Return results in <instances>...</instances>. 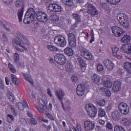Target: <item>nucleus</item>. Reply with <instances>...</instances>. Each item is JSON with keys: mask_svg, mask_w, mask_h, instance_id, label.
Here are the masks:
<instances>
[{"mask_svg": "<svg viewBox=\"0 0 131 131\" xmlns=\"http://www.w3.org/2000/svg\"><path fill=\"white\" fill-rule=\"evenodd\" d=\"M30 42L26 37L22 35L20 33H17V40H15L13 42V47L15 48L16 51L23 53L25 51H27V47H29ZM18 47L22 48L24 49L19 48Z\"/></svg>", "mask_w": 131, "mask_h": 131, "instance_id": "f257e3e1", "label": "nucleus"}, {"mask_svg": "<svg viewBox=\"0 0 131 131\" xmlns=\"http://www.w3.org/2000/svg\"><path fill=\"white\" fill-rule=\"evenodd\" d=\"M117 19L119 21L120 24L122 25L124 28L128 29L130 25L129 24V20H128V17L126 14L122 13H119L117 15Z\"/></svg>", "mask_w": 131, "mask_h": 131, "instance_id": "f03ea898", "label": "nucleus"}, {"mask_svg": "<svg viewBox=\"0 0 131 131\" xmlns=\"http://www.w3.org/2000/svg\"><path fill=\"white\" fill-rule=\"evenodd\" d=\"M38 104L39 106L36 105V108L39 113L43 114L44 112H49L48 106H47V104H48L47 99L44 98H42V99L39 98L38 100Z\"/></svg>", "mask_w": 131, "mask_h": 131, "instance_id": "7ed1b4c3", "label": "nucleus"}, {"mask_svg": "<svg viewBox=\"0 0 131 131\" xmlns=\"http://www.w3.org/2000/svg\"><path fill=\"white\" fill-rule=\"evenodd\" d=\"M34 18H35V11H34V9L30 8L26 13L24 19V23L25 24H30L34 21Z\"/></svg>", "mask_w": 131, "mask_h": 131, "instance_id": "20e7f679", "label": "nucleus"}, {"mask_svg": "<svg viewBox=\"0 0 131 131\" xmlns=\"http://www.w3.org/2000/svg\"><path fill=\"white\" fill-rule=\"evenodd\" d=\"M85 110L87 115L90 117H96L98 111L96 106L93 104H87L85 105Z\"/></svg>", "mask_w": 131, "mask_h": 131, "instance_id": "39448f33", "label": "nucleus"}, {"mask_svg": "<svg viewBox=\"0 0 131 131\" xmlns=\"http://www.w3.org/2000/svg\"><path fill=\"white\" fill-rule=\"evenodd\" d=\"M15 6L16 8H21L18 10L17 16L19 21H22L24 11V1L23 0H16L15 2Z\"/></svg>", "mask_w": 131, "mask_h": 131, "instance_id": "423d86ee", "label": "nucleus"}, {"mask_svg": "<svg viewBox=\"0 0 131 131\" xmlns=\"http://www.w3.org/2000/svg\"><path fill=\"white\" fill-rule=\"evenodd\" d=\"M85 10L89 15L91 16H97L99 15V11L95 6L91 3H87L85 5Z\"/></svg>", "mask_w": 131, "mask_h": 131, "instance_id": "0eeeda50", "label": "nucleus"}, {"mask_svg": "<svg viewBox=\"0 0 131 131\" xmlns=\"http://www.w3.org/2000/svg\"><path fill=\"white\" fill-rule=\"evenodd\" d=\"M89 77L92 81H93L94 83H95V84H97V85L103 84V78L97 74L91 73L89 75Z\"/></svg>", "mask_w": 131, "mask_h": 131, "instance_id": "6e6552de", "label": "nucleus"}, {"mask_svg": "<svg viewBox=\"0 0 131 131\" xmlns=\"http://www.w3.org/2000/svg\"><path fill=\"white\" fill-rule=\"evenodd\" d=\"M118 110L121 114L126 115L129 113V106L124 102H121L118 105Z\"/></svg>", "mask_w": 131, "mask_h": 131, "instance_id": "1a4fd4ad", "label": "nucleus"}, {"mask_svg": "<svg viewBox=\"0 0 131 131\" xmlns=\"http://www.w3.org/2000/svg\"><path fill=\"white\" fill-rule=\"evenodd\" d=\"M35 14L37 21L41 22L42 23H45V22L48 21V14L46 13L42 12H38L35 13Z\"/></svg>", "mask_w": 131, "mask_h": 131, "instance_id": "9d476101", "label": "nucleus"}, {"mask_svg": "<svg viewBox=\"0 0 131 131\" xmlns=\"http://www.w3.org/2000/svg\"><path fill=\"white\" fill-rule=\"evenodd\" d=\"M54 42L59 47H65L67 45L66 39L62 36H57L54 38Z\"/></svg>", "mask_w": 131, "mask_h": 131, "instance_id": "9b49d317", "label": "nucleus"}, {"mask_svg": "<svg viewBox=\"0 0 131 131\" xmlns=\"http://www.w3.org/2000/svg\"><path fill=\"white\" fill-rule=\"evenodd\" d=\"M54 60L59 65H64L66 63V57L62 54H56L54 56Z\"/></svg>", "mask_w": 131, "mask_h": 131, "instance_id": "f8f14e48", "label": "nucleus"}, {"mask_svg": "<svg viewBox=\"0 0 131 131\" xmlns=\"http://www.w3.org/2000/svg\"><path fill=\"white\" fill-rule=\"evenodd\" d=\"M112 30L113 34L116 37H120L125 33L124 31L121 28L117 26H113L112 28Z\"/></svg>", "mask_w": 131, "mask_h": 131, "instance_id": "ddd939ff", "label": "nucleus"}, {"mask_svg": "<svg viewBox=\"0 0 131 131\" xmlns=\"http://www.w3.org/2000/svg\"><path fill=\"white\" fill-rule=\"evenodd\" d=\"M50 12H59L62 11V7L57 4H51L48 7Z\"/></svg>", "mask_w": 131, "mask_h": 131, "instance_id": "4468645a", "label": "nucleus"}, {"mask_svg": "<svg viewBox=\"0 0 131 131\" xmlns=\"http://www.w3.org/2000/svg\"><path fill=\"white\" fill-rule=\"evenodd\" d=\"M103 64L106 67V69L109 71H112V70L114 69V67H115V64H114V63L109 59L104 60L103 61Z\"/></svg>", "mask_w": 131, "mask_h": 131, "instance_id": "2eb2a0df", "label": "nucleus"}, {"mask_svg": "<svg viewBox=\"0 0 131 131\" xmlns=\"http://www.w3.org/2000/svg\"><path fill=\"white\" fill-rule=\"evenodd\" d=\"M84 92H85V85L82 84H79L77 86L76 89L77 95L79 97H81L84 94Z\"/></svg>", "mask_w": 131, "mask_h": 131, "instance_id": "dca6fc26", "label": "nucleus"}, {"mask_svg": "<svg viewBox=\"0 0 131 131\" xmlns=\"http://www.w3.org/2000/svg\"><path fill=\"white\" fill-rule=\"evenodd\" d=\"M85 130H93L95 128V123L93 121H85L84 123Z\"/></svg>", "mask_w": 131, "mask_h": 131, "instance_id": "f3484780", "label": "nucleus"}, {"mask_svg": "<svg viewBox=\"0 0 131 131\" xmlns=\"http://www.w3.org/2000/svg\"><path fill=\"white\" fill-rule=\"evenodd\" d=\"M80 55L86 60H92L93 59V55L86 50H82L80 52Z\"/></svg>", "mask_w": 131, "mask_h": 131, "instance_id": "a211bd4d", "label": "nucleus"}, {"mask_svg": "<svg viewBox=\"0 0 131 131\" xmlns=\"http://www.w3.org/2000/svg\"><path fill=\"white\" fill-rule=\"evenodd\" d=\"M121 50L126 54H131V43L123 44L121 47Z\"/></svg>", "mask_w": 131, "mask_h": 131, "instance_id": "6ab92c4d", "label": "nucleus"}, {"mask_svg": "<svg viewBox=\"0 0 131 131\" xmlns=\"http://www.w3.org/2000/svg\"><path fill=\"white\" fill-rule=\"evenodd\" d=\"M121 89V82L120 81H116L113 87L114 92H118Z\"/></svg>", "mask_w": 131, "mask_h": 131, "instance_id": "aec40b11", "label": "nucleus"}, {"mask_svg": "<svg viewBox=\"0 0 131 131\" xmlns=\"http://www.w3.org/2000/svg\"><path fill=\"white\" fill-rule=\"evenodd\" d=\"M55 95L58 100H62L65 95V93L62 89H59L56 92Z\"/></svg>", "mask_w": 131, "mask_h": 131, "instance_id": "412c9836", "label": "nucleus"}, {"mask_svg": "<svg viewBox=\"0 0 131 131\" xmlns=\"http://www.w3.org/2000/svg\"><path fill=\"white\" fill-rule=\"evenodd\" d=\"M112 117L114 120H120V114L118 111H115L112 113Z\"/></svg>", "mask_w": 131, "mask_h": 131, "instance_id": "4be33fe9", "label": "nucleus"}, {"mask_svg": "<svg viewBox=\"0 0 131 131\" xmlns=\"http://www.w3.org/2000/svg\"><path fill=\"white\" fill-rule=\"evenodd\" d=\"M17 107L19 110H23L25 107H27V108H28V104H27V102H26V101L24 100L23 103L21 102L18 103Z\"/></svg>", "mask_w": 131, "mask_h": 131, "instance_id": "5701e85b", "label": "nucleus"}, {"mask_svg": "<svg viewBox=\"0 0 131 131\" xmlns=\"http://www.w3.org/2000/svg\"><path fill=\"white\" fill-rule=\"evenodd\" d=\"M23 76L27 81H29L31 84H33V81L32 80V79L31 78V76H30V75H29V72H27L26 74H23Z\"/></svg>", "mask_w": 131, "mask_h": 131, "instance_id": "b1692460", "label": "nucleus"}, {"mask_svg": "<svg viewBox=\"0 0 131 131\" xmlns=\"http://www.w3.org/2000/svg\"><path fill=\"white\" fill-rule=\"evenodd\" d=\"M66 71L67 72H70V71H72L74 68H73V64L71 62H68L64 68Z\"/></svg>", "mask_w": 131, "mask_h": 131, "instance_id": "393cba45", "label": "nucleus"}, {"mask_svg": "<svg viewBox=\"0 0 131 131\" xmlns=\"http://www.w3.org/2000/svg\"><path fill=\"white\" fill-rule=\"evenodd\" d=\"M121 42L122 43H128L130 41V36L128 35H125L120 40Z\"/></svg>", "mask_w": 131, "mask_h": 131, "instance_id": "a878e982", "label": "nucleus"}, {"mask_svg": "<svg viewBox=\"0 0 131 131\" xmlns=\"http://www.w3.org/2000/svg\"><path fill=\"white\" fill-rule=\"evenodd\" d=\"M122 123L125 126H130L131 125V118L129 119L123 118L122 119Z\"/></svg>", "mask_w": 131, "mask_h": 131, "instance_id": "bb28decb", "label": "nucleus"}, {"mask_svg": "<svg viewBox=\"0 0 131 131\" xmlns=\"http://www.w3.org/2000/svg\"><path fill=\"white\" fill-rule=\"evenodd\" d=\"M124 68L126 70V71L128 72L129 74H131V63L130 62H125L124 63Z\"/></svg>", "mask_w": 131, "mask_h": 131, "instance_id": "cd10ccee", "label": "nucleus"}, {"mask_svg": "<svg viewBox=\"0 0 131 131\" xmlns=\"http://www.w3.org/2000/svg\"><path fill=\"white\" fill-rule=\"evenodd\" d=\"M78 62L79 64V66H80L81 70H83L82 71H84V70H83V68L85 67V62H83V59H82V58H78Z\"/></svg>", "mask_w": 131, "mask_h": 131, "instance_id": "c85d7f7f", "label": "nucleus"}, {"mask_svg": "<svg viewBox=\"0 0 131 131\" xmlns=\"http://www.w3.org/2000/svg\"><path fill=\"white\" fill-rule=\"evenodd\" d=\"M100 91L102 93H104L106 97H110V96H111V92L108 89H106L103 87H100Z\"/></svg>", "mask_w": 131, "mask_h": 131, "instance_id": "c756f323", "label": "nucleus"}, {"mask_svg": "<svg viewBox=\"0 0 131 131\" xmlns=\"http://www.w3.org/2000/svg\"><path fill=\"white\" fill-rule=\"evenodd\" d=\"M96 104L98 105V106H104L105 104H106V101L104 99H102L101 98H97L96 100Z\"/></svg>", "mask_w": 131, "mask_h": 131, "instance_id": "7c9ffc66", "label": "nucleus"}, {"mask_svg": "<svg viewBox=\"0 0 131 131\" xmlns=\"http://www.w3.org/2000/svg\"><path fill=\"white\" fill-rule=\"evenodd\" d=\"M64 53L67 56H73V50L70 47H67L64 49Z\"/></svg>", "mask_w": 131, "mask_h": 131, "instance_id": "2f4dec72", "label": "nucleus"}, {"mask_svg": "<svg viewBox=\"0 0 131 131\" xmlns=\"http://www.w3.org/2000/svg\"><path fill=\"white\" fill-rule=\"evenodd\" d=\"M11 77L13 83L15 84V85H19V81L18 80L17 77H16V76L14 74H11Z\"/></svg>", "mask_w": 131, "mask_h": 131, "instance_id": "473e14b6", "label": "nucleus"}, {"mask_svg": "<svg viewBox=\"0 0 131 131\" xmlns=\"http://www.w3.org/2000/svg\"><path fill=\"white\" fill-rule=\"evenodd\" d=\"M61 2L63 5H66V6H69V7L73 6V1L71 0H61Z\"/></svg>", "mask_w": 131, "mask_h": 131, "instance_id": "72a5a7b5", "label": "nucleus"}, {"mask_svg": "<svg viewBox=\"0 0 131 131\" xmlns=\"http://www.w3.org/2000/svg\"><path fill=\"white\" fill-rule=\"evenodd\" d=\"M28 95L29 96V97L32 101H35V95H34V93L32 92L31 91H27Z\"/></svg>", "mask_w": 131, "mask_h": 131, "instance_id": "f704fd0d", "label": "nucleus"}, {"mask_svg": "<svg viewBox=\"0 0 131 131\" xmlns=\"http://www.w3.org/2000/svg\"><path fill=\"white\" fill-rule=\"evenodd\" d=\"M105 116L106 112L105 111V110L100 108L98 111V116H99V117H105Z\"/></svg>", "mask_w": 131, "mask_h": 131, "instance_id": "c9c22d12", "label": "nucleus"}, {"mask_svg": "<svg viewBox=\"0 0 131 131\" xmlns=\"http://www.w3.org/2000/svg\"><path fill=\"white\" fill-rule=\"evenodd\" d=\"M51 20L52 22H54V23H57L58 21H59V16L57 15H52L51 16Z\"/></svg>", "mask_w": 131, "mask_h": 131, "instance_id": "e433bc0d", "label": "nucleus"}, {"mask_svg": "<svg viewBox=\"0 0 131 131\" xmlns=\"http://www.w3.org/2000/svg\"><path fill=\"white\" fill-rule=\"evenodd\" d=\"M112 50L113 55H114V56H117V53H118V51H119V48L117 46H114L112 47Z\"/></svg>", "mask_w": 131, "mask_h": 131, "instance_id": "4c0bfd02", "label": "nucleus"}, {"mask_svg": "<svg viewBox=\"0 0 131 131\" xmlns=\"http://www.w3.org/2000/svg\"><path fill=\"white\" fill-rule=\"evenodd\" d=\"M47 48L49 51H52V52H57V51H58V48L51 45H47Z\"/></svg>", "mask_w": 131, "mask_h": 131, "instance_id": "58836bf2", "label": "nucleus"}, {"mask_svg": "<svg viewBox=\"0 0 131 131\" xmlns=\"http://www.w3.org/2000/svg\"><path fill=\"white\" fill-rule=\"evenodd\" d=\"M97 70L98 72H101L104 70V67L101 63H98L97 64Z\"/></svg>", "mask_w": 131, "mask_h": 131, "instance_id": "ea45409f", "label": "nucleus"}, {"mask_svg": "<svg viewBox=\"0 0 131 131\" xmlns=\"http://www.w3.org/2000/svg\"><path fill=\"white\" fill-rule=\"evenodd\" d=\"M102 84H103V85L104 86H105V88H107L108 89L111 88V86H112V82L110 81H107L106 82H104L103 81Z\"/></svg>", "mask_w": 131, "mask_h": 131, "instance_id": "a19ab883", "label": "nucleus"}, {"mask_svg": "<svg viewBox=\"0 0 131 131\" xmlns=\"http://www.w3.org/2000/svg\"><path fill=\"white\" fill-rule=\"evenodd\" d=\"M114 131H125V129L120 126L116 125L114 127Z\"/></svg>", "mask_w": 131, "mask_h": 131, "instance_id": "79ce46f5", "label": "nucleus"}, {"mask_svg": "<svg viewBox=\"0 0 131 131\" xmlns=\"http://www.w3.org/2000/svg\"><path fill=\"white\" fill-rule=\"evenodd\" d=\"M107 2L111 3L112 5H117L119 4L121 0H106Z\"/></svg>", "mask_w": 131, "mask_h": 131, "instance_id": "37998d69", "label": "nucleus"}, {"mask_svg": "<svg viewBox=\"0 0 131 131\" xmlns=\"http://www.w3.org/2000/svg\"><path fill=\"white\" fill-rule=\"evenodd\" d=\"M8 67L9 68V70H10L11 72L12 73H16V69L14 67V66H13L12 64L9 63L8 64Z\"/></svg>", "mask_w": 131, "mask_h": 131, "instance_id": "c03bdc74", "label": "nucleus"}, {"mask_svg": "<svg viewBox=\"0 0 131 131\" xmlns=\"http://www.w3.org/2000/svg\"><path fill=\"white\" fill-rule=\"evenodd\" d=\"M69 45L71 48H75L76 47V40H72L69 41Z\"/></svg>", "mask_w": 131, "mask_h": 131, "instance_id": "a18cd8bd", "label": "nucleus"}, {"mask_svg": "<svg viewBox=\"0 0 131 131\" xmlns=\"http://www.w3.org/2000/svg\"><path fill=\"white\" fill-rule=\"evenodd\" d=\"M69 37V41L71 40H75L76 39L75 38V36L73 33H69L68 34Z\"/></svg>", "mask_w": 131, "mask_h": 131, "instance_id": "49530a36", "label": "nucleus"}, {"mask_svg": "<svg viewBox=\"0 0 131 131\" xmlns=\"http://www.w3.org/2000/svg\"><path fill=\"white\" fill-rule=\"evenodd\" d=\"M106 127L107 129H113V125L110 122H106Z\"/></svg>", "mask_w": 131, "mask_h": 131, "instance_id": "de8ad7c7", "label": "nucleus"}, {"mask_svg": "<svg viewBox=\"0 0 131 131\" xmlns=\"http://www.w3.org/2000/svg\"><path fill=\"white\" fill-rule=\"evenodd\" d=\"M73 17L74 18V19L76 20L77 22L80 21V17H79L78 15L76 14H73Z\"/></svg>", "mask_w": 131, "mask_h": 131, "instance_id": "09e8293b", "label": "nucleus"}, {"mask_svg": "<svg viewBox=\"0 0 131 131\" xmlns=\"http://www.w3.org/2000/svg\"><path fill=\"white\" fill-rule=\"evenodd\" d=\"M101 8L105 11H108V10H109V7L107 6V4L106 3L101 4Z\"/></svg>", "mask_w": 131, "mask_h": 131, "instance_id": "8fccbe9b", "label": "nucleus"}, {"mask_svg": "<svg viewBox=\"0 0 131 131\" xmlns=\"http://www.w3.org/2000/svg\"><path fill=\"white\" fill-rule=\"evenodd\" d=\"M8 97L11 102H14V100H15V96H14V94H13L12 93H10L8 95Z\"/></svg>", "mask_w": 131, "mask_h": 131, "instance_id": "3c124183", "label": "nucleus"}, {"mask_svg": "<svg viewBox=\"0 0 131 131\" xmlns=\"http://www.w3.org/2000/svg\"><path fill=\"white\" fill-rule=\"evenodd\" d=\"M72 81L74 83H76L77 82V81L78 80V78L77 77V76L73 75L71 78Z\"/></svg>", "mask_w": 131, "mask_h": 131, "instance_id": "603ef678", "label": "nucleus"}, {"mask_svg": "<svg viewBox=\"0 0 131 131\" xmlns=\"http://www.w3.org/2000/svg\"><path fill=\"white\" fill-rule=\"evenodd\" d=\"M46 115L47 116L48 118H49L50 120H55V118L52 116L50 113H45Z\"/></svg>", "mask_w": 131, "mask_h": 131, "instance_id": "864d4df0", "label": "nucleus"}, {"mask_svg": "<svg viewBox=\"0 0 131 131\" xmlns=\"http://www.w3.org/2000/svg\"><path fill=\"white\" fill-rule=\"evenodd\" d=\"M19 58H20V56L19 55V54L17 53H15L14 56V59L15 62H18V61H19Z\"/></svg>", "mask_w": 131, "mask_h": 131, "instance_id": "5fc2aeb1", "label": "nucleus"}, {"mask_svg": "<svg viewBox=\"0 0 131 131\" xmlns=\"http://www.w3.org/2000/svg\"><path fill=\"white\" fill-rule=\"evenodd\" d=\"M47 95L50 98H53V92H52V91H51V89H47Z\"/></svg>", "mask_w": 131, "mask_h": 131, "instance_id": "6e6d98bb", "label": "nucleus"}, {"mask_svg": "<svg viewBox=\"0 0 131 131\" xmlns=\"http://www.w3.org/2000/svg\"><path fill=\"white\" fill-rule=\"evenodd\" d=\"M3 2L6 5H11L14 2V0H3Z\"/></svg>", "mask_w": 131, "mask_h": 131, "instance_id": "4d7b16f0", "label": "nucleus"}, {"mask_svg": "<svg viewBox=\"0 0 131 131\" xmlns=\"http://www.w3.org/2000/svg\"><path fill=\"white\" fill-rule=\"evenodd\" d=\"M0 88L2 90H4L5 89V84H4V82H3V80L0 78Z\"/></svg>", "mask_w": 131, "mask_h": 131, "instance_id": "13d9d810", "label": "nucleus"}, {"mask_svg": "<svg viewBox=\"0 0 131 131\" xmlns=\"http://www.w3.org/2000/svg\"><path fill=\"white\" fill-rule=\"evenodd\" d=\"M30 122L32 124H34V125H35L37 123V121L34 118L31 119Z\"/></svg>", "mask_w": 131, "mask_h": 131, "instance_id": "bf43d9fd", "label": "nucleus"}, {"mask_svg": "<svg viewBox=\"0 0 131 131\" xmlns=\"http://www.w3.org/2000/svg\"><path fill=\"white\" fill-rule=\"evenodd\" d=\"M106 122H105V120H102V119H99L98 120V123L100 124V125H105V123Z\"/></svg>", "mask_w": 131, "mask_h": 131, "instance_id": "052dcab7", "label": "nucleus"}, {"mask_svg": "<svg viewBox=\"0 0 131 131\" xmlns=\"http://www.w3.org/2000/svg\"><path fill=\"white\" fill-rule=\"evenodd\" d=\"M121 76H122V72H121V71H119L117 73V77L118 78H119L121 77Z\"/></svg>", "mask_w": 131, "mask_h": 131, "instance_id": "680f3d73", "label": "nucleus"}, {"mask_svg": "<svg viewBox=\"0 0 131 131\" xmlns=\"http://www.w3.org/2000/svg\"><path fill=\"white\" fill-rule=\"evenodd\" d=\"M86 0H76V2L79 5H81V4H83Z\"/></svg>", "mask_w": 131, "mask_h": 131, "instance_id": "e2e57ef3", "label": "nucleus"}, {"mask_svg": "<svg viewBox=\"0 0 131 131\" xmlns=\"http://www.w3.org/2000/svg\"><path fill=\"white\" fill-rule=\"evenodd\" d=\"M95 41V36H91L90 43H92Z\"/></svg>", "mask_w": 131, "mask_h": 131, "instance_id": "0e129e2a", "label": "nucleus"}, {"mask_svg": "<svg viewBox=\"0 0 131 131\" xmlns=\"http://www.w3.org/2000/svg\"><path fill=\"white\" fill-rule=\"evenodd\" d=\"M5 82H6V84L7 85H9V84H10V81H9V78H8V77H5Z\"/></svg>", "mask_w": 131, "mask_h": 131, "instance_id": "69168bd1", "label": "nucleus"}, {"mask_svg": "<svg viewBox=\"0 0 131 131\" xmlns=\"http://www.w3.org/2000/svg\"><path fill=\"white\" fill-rule=\"evenodd\" d=\"M2 39L3 40H4V41H8V37H7L4 34L3 35Z\"/></svg>", "mask_w": 131, "mask_h": 131, "instance_id": "338daca9", "label": "nucleus"}, {"mask_svg": "<svg viewBox=\"0 0 131 131\" xmlns=\"http://www.w3.org/2000/svg\"><path fill=\"white\" fill-rule=\"evenodd\" d=\"M7 117H9V118H10L12 121H13V120H14V116H13V115H12L8 114L7 115Z\"/></svg>", "mask_w": 131, "mask_h": 131, "instance_id": "774afa93", "label": "nucleus"}]
</instances>
